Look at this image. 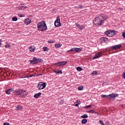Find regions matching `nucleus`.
Masks as SVG:
<instances>
[{"instance_id": "22", "label": "nucleus", "mask_w": 125, "mask_h": 125, "mask_svg": "<svg viewBox=\"0 0 125 125\" xmlns=\"http://www.w3.org/2000/svg\"><path fill=\"white\" fill-rule=\"evenodd\" d=\"M76 8H79L80 9H83V6L82 5H79L78 6H75Z\"/></svg>"}, {"instance_id": "35", "label": "nucleus", "mask_w": 125, "mask_h": 125, "mask_svg": "<svg viewBox=\"0 0 125 125\" xmlns=\"http://www.w3.org/2000/svg\"><path fill=\"white\" fill-rule=\"evenodd\" d=\"M12 20H13V21H17L18 20V19H17V17H13Z\"/></svg>"}, {"instance_id": "39", "label": "nucleus", "mask_w": 125, "mask_h": 125, "mask_svg": "<svg viewBox=\"0 0 125 125\" xmlns=\"http://www.w3.org/2000/svg\"><path fill=\"white\" fill-rule=\"evenodd\" d=\"M48 43H53V42H54V41H52V40H50L48 41Z\"/></svg>"}, {"instance_id": "3", "label": "nucleus", "mask_w": 125, "mask_h": 125, "mask_svg": "<svg viewBox=\"0 0 125 125\" xmlns=\"http://www.w3.org/2000/svg\"><path fill=\"white\" fill-rule=\"evenodd\" d=\"M13 93L14 94H16V95H18V96L22 97L23 98H25L28 94L26 90L21 89H17L15 90L13 92Z\"/></svg>"}, {"instance_id": "21", "label": "nucleus", "mask_w": 125, "mask_h": 125, "mask_svg": "<svg viewBox=\"0 0 125 125\" xmlns=\"http://www.w3.org/2000/svg\"><path fill=\"white\" fill-rule=\"evenodd\" d=\"M86 123H87V120L83 119L82 120V125H85V124H86Z\"/></svg>"}, {"instance_id": "25", "label": "nucleus", "mask_w": 125, "mask_h": 125, "mask_svg": "<svg viewBox=\"0 0 125 125\" xmlns=\"http://www.w3.org/2000/svg\"><path fill=\"white\" fill-rule=\"evenodd\" d=\"M77 71H78V72H81V71H83V68L78 66L77 67Z\"/></svg>"}, {"instance_id": "30", "label": "nucleus", "mask_w": 125, "mask_h": 125, "mask_svg": "<svg viewBox=\"0 0 125 125\" xmlns=\"http://www.w3.org/2000/svg\"><path fill=\"white\" fill-rule=\"evenodd\" d=\"M43 51H48V50H49L48 48H47L46 47H43Z\"/></svg>"}, {"instance_id": "31", "label": "nucleus", "mask_w": 125, "mask_h": 125, "mask_svg": "<svg viewBox=\"0 0 125 125\" xmlns=\"http://www.w3.org/2000/svg\"><path fill=\"white\" fill-rule=\"evenodd\" d=\"M78 89V90H83V86H79Z\"/></svg>"}, {"instance_id": "17", "label": "nucleus", "mask_w": 125, "mask_h": 125, "mask_svg": "<svg viewBox=\"0 0 125 125\" xmlns=\"http://www.w3.org/2000/svg\"><path fill=\"white\" fill-rule=\"evenodd\" d=\"M36 49V48L34 47L33 46H30L29 47V50L31 52H34Z\"/></svg>"}, {"instance_id": "46", "label": "nucleus", "mask_w": 125, "mask_h": 125, "mask_svg": "<svg viewBox=\"0 0 125 125\" xmlns=\"http://www.w3.org/2000/svg\"><path fill=\"white\" fill-rule=\"evenodd\" d=\"M1 45V40H0V47Z\"/></svg>"}, {"instance_id": "20", "label": "nucleus", "mask_w": 125, "mask_h": 125, "mask_svg": "<svg viewBox=\"0 0 125 125\" xmlns=\"http://www.w3.org/2000/svg\"><path fill=\"white\" fill-rule=\"evenodd\" d=\"M53 65H55V66H57V67H61V63H60V62H59L57 63H53Z\"/></svg>"}, {"instance_id": "9", "label": "nucleus", "mask_w": 125, "mask_h": 125, "mask_svg": "<svg viewBox=\"0 0 125 125\" xmlns=\"http://www.w3.org/2000/svg\"><path fill=\"white\" fill-rule=\"evenodd\" d=\"M75 25L76 26L78 27L79 30H83L84 29H85V27L84 26L81 25L78 22L75 23Z\"/></svg>"}, {"instance_id": "36", "label": "nucleus", "mask_w": 125, "mask_h": 125, "mask_svg": "<svg viewBox=\"0 0 125 125\" xmlns=\"http://www.w3.org/2000/svg\"><path fill=\"white\" fill-rule=\"evenodd\" d=\"M108 96H110V95H102L101 97H103V98H105V97H108Z\"/></svg>"}, {"instance_id": "6", "label": "nucleus", "mask_w": 125, "mask_h": 125, "mask_svg": "<svg viewBox=\"0 0 125 125\" xmlns=\"http://www.w3.org/2000/svg\"><path fill=\"white\" fill-rule=\"evenodd\" d=\"M82 51H83V48L82 47L81 48L74 47L68 50L67 52H70V51H74L75 52H81Z\"/></svg>"}, {"instance_id": "14", "label": "nucleus", "mask_w": 125, "mask_h": 125, "mask_svg": "<svg viewBox=\"0 0 125 125\" xmlns=\"http://www.w3.org/2000/svg\"><path fill=\"white\" fill-rule=\"evenodd\" d=\"M24 22L26 25H30V24H31V20H30L28 18H27L25 20Z\"/></svg>"}, {"instance_id": "27", "label": "nucleus", "mask_w": 125, "mask_h": 125, "mask_svg": "<svg viewBox=\"0 0 125 125\" xmlns=\"http://www.w3.org/2000/svg\"><path fill=\"white\" fill-rule=\"evenodd\" d=\"M105 35L107 37H110V30L107 31L105 32Z\"/></svg>"}, {"instance_id": "11", "label": "nucleus", "mask_w": 125, "mask_h": 125, "mask_svg": "<svg viewBox=\"0 0 125 125\" xmlns=\"http://www.w3.org/2000/svg\"><path fill=\"white\" fill-rule=\"evenodd\" d=\"M118 32L115 30H110V37H114V36H116Z\"/></svg>"}, {"instance_id": "32", "label": "nucleus", "mask_w": 125, "mask_h": 125, "mask_svg": "<svg viewBox=\"0 0 125 125\" xmlns=\"http://www.w3.org/2000/svg\"><path fill=\"white\" fill-rule=\"evenodd\" d=\"M16 109L17 110H21V109H22V106H21V105H18L16 107Z\"/></svg>"}, {"instance_id": "8", "label": "nucleus", "mask_w": 125, "mask_h": 125, "mask_svg": "<svg viewBox=\"0 0 125 125\" xmlns=\"http://www.w3.org/2000/svg\"><path fill=\"white\" fill-rule=\"evenodd\" d=\"M109 42V39L105 37H102L100 39V42L101 43H105L106 42Z\"/></svg>"}, {"instance_id": "10", "label": "nucleus", "mask_w": 125, "mask_h": 125, "mask_svg": "<svg viewBox=\"0 0 125 125\" xmlns=\"http://www.w3.org/2000/svg\"><path fill=\"white\" fill-rule=\"evenodd\" d=\"M121 47H122L121 44L111 46V48L114 50L120 49Z\"/></svg>"}, {"instance_id": "29", "label": "nucleus", "mask_w": 125, "mask_h": 125, "mask_svg": "<svg viewBox=\"0 0 125 125\" xmlns=\"http://www.w3.org/2000/svg\"><path fill=\"white\" fill-rule=\"evenodd\" d=\"M87 113H89L90 114H93V113H95V111H94V110L92 109V110H90L87 111Z\"/></svg>"}, {"instance_id": "47", "label": "nucleus", "mask_w": 125, "mask_h": 125, "mask_svg": "<svg viewBox=\"0 0 125 125\" xmlns=\"http://www.w3.org/2000/svg\"><path fill=\"white\" fill-rule=\"evenodd\" d=\"M37 76L39 77V76H42V74H38Z\"/></svg>"}, {"instance_id": "45", "label": "nucleus", "mask_w": 125, "mask_h": 125, "mask_svg": "<svg viewBox=\"0 0 125 125\" xmlns=\"http://www.w3.org/2000/svg\"><path fill=\"white\" fill-rule=\"evenodd\" d=\"M123 78L124 79H125V72H124V74L123 75Z\"/></svg>"}, {"instance_id": "16", "label": "nucleus", "mask_w": 125, "mask_h": 125, "mask_svg": "<svg viewBox=\"0 0 125 125\" xmlns=\"http://www.w3.org/2000/svg\"><path fill=\"white\" fill-rule=\"evenodd\" d=\"M41 95H42V93L39 92L38 93L35 94L34 96V97L37 99L39 98Z\"/></svg>"}, {"instance_id": "33", "label": "nucleus", "mask_w": 125, "mask_h": 125, "mask_svg": "<svg viewBox=\"0 0 125 125\" xmlns=\"http://www.w3.org/2000/svg\"><path fill=\"white\" fill-rule=\"evenodd\" d=\"M32 77H35V75L34 74H31V75H28L27 76H26L25 78H32Z\"/></svg>"}, {"instance_id": "43", "label": "nucleus", "mask_w": 125, "mask_h": 125, "mask_svg": "<svg viewBox=\"0 0 125 125\" xmlns=\"http://www.w3.org/2000/svg\"><path fill=\"white\" fill-rule=\"evenodd\" d=\"M3 125H9V123H4L3 124Z\"/></svg>"}, {"instance_id": "18", "label": "nucleus", "mask_w": 125, "mask_h": 125, "mask_svg": "<svg viewBox=\"0 0 125 125\" xmlns=\"http://www.w3.org/2000/svg\"><path fill=\"white\" fill-rule=\"evenodd\" d=\"M35 59V63L36 64H38V63H39V62H41L42 61V59H38L36 58V57H34Z\"/></svg>"}, {"instance_id": "1", "label": "nucleus", "mask_w": 125, "mask_h": 125, "mask_svg": "<svg viewBox=\"0 0 125 125\" xmlns=\"http://www.w3.org/2000/svg\"><path fill=\"white\" fill-rule=\"evenodd\" d=\"M104 20H106V19H105V15H101L96 17L93 20V23L96 26H101L102 25H103Z\"/></svg>"}, {"instance_id": "40", "label": "nucleus", "mask_w": 125, "mask_h": 125, "mask_svg": "<svg viewBox=\"0 0 125 125\" xmlns=\"http://www.w3.org/2000/svg\"><path fill=\"white\" fill-rule=\"evenodd\" d=\"M19 17H25V15L24 14H20L19 15Z\"/></svg>"}, {"instance_id": "5", "label": "nucleus", "mask_w": 125, "mask_h": 125, "mask_svg": "<svg viewBox=\"0 0 125 125\" xmlns=\"http://www.w3.org/2000/svg\"><path fill=\"white\" fill-rule=\"evenodd\" d=\"M54 25L57 27H60V26H61V22H60V17L59 16L57 17L56 20L54 22Z\"/></svg>"}, {"instance_id": "23", "label": "nucleus", "mask_w": 125, "mask_h": 125, "mask_svg": "<svg viewBox=\"0 0 125 125\" xmlns=\"http://www.w3.org/2000/svg\"><path fill=\"white\" fill-rule=\"evenodd\" d=\"M61 45H62L60 44L56 43L55 44V47L56 48H59V47H61Z\"/></svg>"}, {"instance_id": "4", "label": "nucleus", "mask_w": 125, "mask_h": 125, "mask_svg": "<svg viewBox=\"0 0 125 125\" xmlns=\"http://www.w3.org/2000/svg\"><path fill=\"white\" fill-rule=\"evenodd\" d=\"M46 86V83L43 82H39L37 85V88L39 90H42V89H44Z\"/></svg>"}, {"instance_id": "24", "label": "nucleus", "mask_w": 125, "mask_h": 125, "mask_svg": "<svg viewBox=\"0 0 125 125\" xmlns=\"http://www.w3.org/2000/svg\"><path fill=\"white\" fill-rule=\"evenodd\" d=\"M91 75H92V76H97V71H92Z\"/></svg>"}, {"instance_id": "2", "label": "nucleus", "mask_w": 125, "mask_h": 125, "mask_svg": "<svg viewBox=\"0 0 125 125\" xmlns=\"http://www.w3.org/2000/svg\"><path fill=\"white\" fill-rule=\"evenodd\" d=\"M37 28L38 31H41L42 32H44L47 30V26H46V23H45V21H42L39 22L37 23Z\"/></svg>"}, {"instance_id": "26", "label": "nucleus", "mask_w": 125, "mask_h": 125, "mask_svg": "<svg viewBox=\"0 0 125 125\" xmlns=\"http://www.w3.org/2000/svg\"><path fill=\"white\" fill-rule=\"evenodd\" d=\"M81 118H82L83 119H86L87 118H88V116L87 115V114H84L81 116Z\"/></svg>"}, {"instance_id": "44", "label": "nucleus", "mask_w": 125, "mask_h": 125, "mask_svg": "<svg viewBox=\"0 0 125 125\" xmlns=\"http://www.w3.org/2000/svg\"><path fill=\"white\" fill-rule=\"evenodd\" d=\"M75 106H76V107H79V104H77L75 105Z\"/></svg>"}, {"instance_id": "15", "label": "nucleus", "mask_w": 125, "mask_h": 125, "mask_svg": "<svg viewBox=\"0 0 125 125\" xmlns=\"http://www.w3.org/2000/svg\"><path fill=\"white\" fill-rule=\"evenodd\" d=\"M60 62L61 63V66H65L66 64H68V62L65 61Z\"/></svg>"}, {"instance_id": "37", "label": "nucleus", "mask_w": 125, "mask_h": 125, "mask_svg": "<svg viewBox=\"0 0 125 125\" xmlns=\"http://www.w3.org/2000/svg\"><path fill=\"white\" fill-rule=\"evenodd\" d=\"M90 107H91V106L90 105H86V106H85L84 108L85 109H88V108H90Z\"/></svg>"}, {"instance_id": "12", "label": "nucleus", "mask_w": 125, "mask_h": 125, "mask_svg": "<svg viewBox=\"0 0 125 125\" xmlns=\"http://www.w3.org/2000/svg\"><path fill=\"white\" fill-rule=\"evenodd\" d=\"M12 91H13V92H14V89L13 88H10L9 89H7V90L5 91V93L6 94H10V93L11 92H12Z\"/></svg>"}, {"instance_id": "13", "label": "nucleus", "mask_w": 125, "mask_h": 125, "mask_svg": "<svg viewBox=\"0 0 125 125\" xmlns=\"http://www.w3.org/2000/svg\"><path fill=\"white\" fill-rule=\"evenodd\" d=\"M119 95L117 94H111L110 95V98H112V99H115L116 97H118Z\"/></svg>"}, {"instance_id": "28", "label": "nucleus", "mask_w": 125, "mask_h": 125, "mask_svg": "<svg viewBox=\"0 0 125 125\" xmlns=\"http://www.w3.org/2000/svg\"><path fill=\"white\" fill-rule=\"evenodd\" d=\"M54 73H55L56 74H62V70L55 71Z\"/></svg>"}, {"instance_id": "34", "label": "nucleus", "mask_w": 125, "mask_h": 125, "mask_svg": "<svg viewBox=\"0 0 125 125\" xmlns=\"http://www.w3.org/2000/svg\"><path fill=\"white\" fill-rule=\"evenodd\" d=\"M4 47H5V48H8L10 47V45L9 44H6L4 45Z\"/></svg>"}, {"instance_id": "41", "label": "nucleus", "mask_w": 125, "mask_h": 125, "mask_svg": "<svg viewBox=\"0 0 125 125\" xmlns=\"http://www.w3.org/2000/svg\"><path fill=\"white\" fill-rule=\"evenodd\" d=\"M122 36L124 38V39H125V32L122 33Z\"/></svg>"}, {"instance_id": "19", "label": "nucleus", "mask_w": 125, "mask_h": 125, "mask_svg": "<svg viewBox=\"0 0 125 125\" xmlns=\"http://www.w3.org/2000/svg\"><path fill=\"white\" fill-rule=\"evenodd\" d=\"M35 59V57H34L32 60L29 61V62H30V64H36V61Z\"/></svg>"}, {"instance_id": "38", "label": "nucleus", "mask_w": 125, "mask_h": 125, "mask_svg": "<svg viewBox=\"0 0 125 125\" xmlns=\"http://www.w3.org/2000/svg\"><path fill=\"white\" fill-rule=\"evenodd\" d=\"M27 8V6H23L21 7V10H23V9H25V8Z\"/></svg>"}, {"instance_id": "48", "label": "nucleus", "mask_w": 125, "mask_h": 125, "mask_svg": "<svg viewBox=\"0 0 125 125\" xmlns=\"http://www.w3.org/2000/svg\"><path fill=\"white\" fill-rule=\"evenodd\" d=\"M94 113L95 114H97L98 115H99V113H98V112H95Z\"/></svg>"}, {"instance_id": "42", "label": "nucleus", "mask_w": 125, "mask_h": 125, "mask_svg": "<svg viewBox=\"0 0 125 125\" xmlns=\"http://www.w3.org/2000/svg\"><path fill=\"white\" fill-rule=\"evenodd\" d=\"M100 123L101 125H104V123H103V121H102V120H100Z\"/></svg>"}, {"instance_id": "7", "label": "nucleus", "mask_w": 125, "mask_h": 125, "mask_svg": "<svg viewBox=\"0 0 125 125\" xmlns=\"http://www.w3.org/2000/svg\"><path fill=\"white\" fill-rule=\"evenodd\" d=\"M103 55L102 52H99L92 58V59H97V58H100Z\"/></svg>"}]
</instances>
